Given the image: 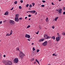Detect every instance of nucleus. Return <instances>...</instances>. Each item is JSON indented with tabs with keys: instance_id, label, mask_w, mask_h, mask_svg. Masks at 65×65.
Instances as JSON below:
<instances>
[{
	"instance_id": "c85d7f7f",
	"label": "nucleus",
	"mask_w": 65,
	"mask_h": 65,
	"mask_svg": "<svg viewBox=\"0 0 65 65\" xmlns=\"http://www.w3.org/2000/svg\"><path fill=\"white\" fill-rule=\"evenodd\" d=\"M35 48H34V47H33V51H35Z\"/></svg>"
},
{
	"instance_id": "5701e85b",
	"label": "nucleus",
	"mask_w": 65,
	"mask_h": 65,
	"mask_svg": "<svg viewBox=\"0 0 65 65\" xmlns=\"http://www.w3.org/2000/svg\"><path fill=\"white\" fill-rule=\"evenodd\" d=\"M26 6L27 7H28V6H29V4H27L26 5Z\"/></svg>"
},
{
	"instance_id": "bb28decb",
	"label": "nucleus",
	"mask_w": 65,
	"mask_h": 65,
	"mask_svg": "<svg viewBox=\"0 0 65 65\" xmlns=\"http://www.w3.org/2000/svg\"><path fill=\"white\" fill-rule=\"evenodd\" d=\"M58 37H59V38H61V37L60 35H59Z\"/></svg>"
},
{
	"instance_id": "423d86ee",
	"label": "nucleus",
	"mask_w": 65,
	"mask_h": 65,
	"mask_svg": "<svg viewBox=\"0 0 65 65\" xmlns=\"http://www.w3.org/2000/svg\"><path fill=\"white\" fill-rule=\"evenodd\" d=\"M47 43L48 42L47 41H45L42 44V45H43V46H46V45H47Z\"/></svg>"
},
{
	"instance_id": "c756f323",
	"label": "nucleus",
	"mask_w": 65,
	"mask_h": 65,
	"mask_svg": "<svg viewBox=\"0 0 65 65\" xmlns=\"http://www.w3.org/2000/svg\"><path fill=\"white\" fill-rule=\"evenodd\" d=\"M32 4L33 5V6H34V5H35V3H32Z\"/></svg>"
},
{
	"instance_id": "0e129e2a",
	"label": "nucleus",
	"mask_w": 65,
	"mask_h": 65,
	"mask_svg": "<svg viewBox=\"0 0 65 65\" xmlns=\"http://www.w3.org/2000/svg\"><path fill=\"white\" fill-rule=\"evenodd\" d=\"M57 35H59V33H57Z\"/></svg>"
},
{
	"instance_id": "dca6fc26",
	"label": "nucleus",
	"mask_w": 65,
	"mask_h": 65,
	"mask_svg": "<svg viewBox=\"0 0 65 65\" xmlns=\"http://www.w3.org/2000/svg\"><path fill=\"white\" fill-rule=\"evenodd\" d=\"M12 30H11V31L10 32V35H11V34H12Z\"/></svg>"
},
{
	"instance_id": "e433bc0d",
	"label": "nucleus",
	"mask_w": 65,
	"mask_h": 65,
	"mask_svg": "<svg viewBox=\"0 0 65 65\" xmlns=\"http://www.w3.org/2000/svg\"><path fill=\"white\" fill-rule=\"evenodd\" d=\"M39 29H41V26H39Z\"/></svg>"
},
{
	"instance_id": "8fccbe9b",
	"label": "nucleus",
	"mask_w": 65,
	"mask_h": 65,
	"mask_svg": "<svg viewBox=\"0 0 65 65\" xmlns=\"http://www.w3.org/2000/svg\"><path fill=\"white\" fill-rule=\"evenodd\" d=\"M56 11H59V9H56Z\"/></svg>"
},
{
	"instance_id": "69168bd1",
	"label": "nucleus",
	"mask_w": 65,
	"mask_h": 65,
	"mask_svg": "<svg viewBox=\"0 0 65 65\" xmlns=\"http://www.w3.org/2000/svg\"><path fill=\"white\" fill-rule=\"evenodd\" d=\"M27 13H28V11L27 12Z\"/></svg>"
},
{
	"instance_id": "20e7f679",
	"label": "nucleus",
	"mask_w": 65,
	"mask_h": 65,
	"mask_svg": "<svg viewBox=\"0 0 65 65\" xmlns=\"http://www.w3.org/2000/svg\"><path fill=\"white\" fill-rule=\"evenodd\" d=\"M19 62V59L18 58H15L14 60V63H17Z\"/></svg>"
},
{
	"instance_id": "412c9836",
	"label": "nucleus",
	"mask_w": 65,
	"mask_h": 65,
	"mask_svg": "<svg viewBox=\"0 0 65 65\" xmlns=\"http://www.w3.org/2000/svg\"><path fill=\"white\" fill-rule=\"evenodd\" d=\"M41 39V41H43V40H44V39Z\"/></svg>"
},
{
	"instance_id": "0eeeda50",
	"label": "nucleus",
	"mask_w": 65,
	"mask_h": 65,
	"mask_svg": "<svg viewBox=\"0 0 65 65\" xmlns=\"http://www.w3.org/2000/svg\"><path fill=\"white\" fill-rule=\"evenodd\" d=\"M25 37L26 38H30V35H29L26 34L25 35Z\"/></svg>"
},
{
	"instance_id": "e2e57ef3",
	"label": "nucleus",
	"mask_w": 65,
	"mask_h": 65,
	"mask_svg": "<svg viewBox=\"0 0 65 65\" xmlns=\"http://www.w3.org/2000/svg\"><path fill=\"white\" fill-rule=\"evenodd\" d=\"M6 22V21H4V22Z\"/></svg>"
},
{
	"instance_id": "9b49d317",
	"label": "nucleus",
	"mask_w": 65,
	"mask_h": 65,
	"mask_svg": "<svg viewBox=\"0 0 65 65\" xmlns=\"http://www.w3.org/2000/svg\"><path fill=\"white\" fill-rule=\"evenodd\" d=\"M47 35L46 34H45L44 35V38H45L46 39V38H47Z\"/></svg>"
},
{
	"instance_id": "ddd939ff",
	"label": "nucleus",
	"mask_w": 65,
	"mask_h": 65,
	"mask_svg": "<svg viewBox=\"0 0 65 65\" xmlns=\"http://www.w3.org/2000/svg\"><path fill=\"white\" fill-rule=\"evenodd\" d=\"M58 18H59V17H58L56 18H55V21H57V20H58Z\"/></svg>"
},
{
	"instance_id": "37998d69",
	"label": "nucleus",
	"mask_w": 65,
	"mask_h": 65,
	"mask_svg": "<svg viewBox=\"0 0 65 65\" xmlns=\"http://www.w3.org/2000/svg\"><path fill=\"white\" fill-rule=\"evenodd\" d=\"M13 7H12L11 9L10 10H13Z\"/></svg>"
},
{
	"instance_id": "a878e982",
	"label": "nucleus",
	"mask_w": 65,
	"mask_h": 65,
	"mask_svg": "<svg viewBox=\"0 0 65 65\" xmlns=\"http://www.w3.org/2000/svg\"><path fill=\"white\" fill-rule=\"evenodd\" d=\"M41 7H44L45 6L44 5H41Z\"/></svg>"
},
{
	"instance_id": "bf43d9fd",
	"label": "nucleus",
	"mask_w": 65,
	"mask_h": 65,
	"mask_svg": "<svg viewBox=\"0 0 65 65\" xmlns=\"http://www.w3.org/2000/svg\"><path fill=\"white\" fill-rule=\"evenodd\" d=\"M57 56V55H56V54H55V56Z\"/></svg>"
},
{
	"instance_id": "de8ad7c7",
	"label": "nucleus",
	"mask_w": 65,
	"mask_h": 65,
	"mask_svg": "<svg viewBox=\"0 0 65 65\" xmlns=\"http://www.w3.org/2000/svg\"><path fill=\"white\" fill-rule=\"evenodd\" d=\"M3 57H6V55H3Z\"/></svg>"
},
{
	"instance_id": "864d4df0",
	"label": "nucleus",
	"mask_w": 65,
	"mask_h": 65,
	"mask_svg": "<svg viewBox=\"0 0 65 65\" xmlns=\"http://www.w3.org/2000/svg\"><path fill=\"white\" fill-rule=\"evenodd\" d=\"M27 17H25V19H27Z\"/></svg>"
},
{
	"instance_id": "6e6552de",
	"label": "nucleus",
	"mask_w": 65,
	"mask_h": 65,
	"mask_svg": "<svg viewBox=\"0 0 65 65\" xmlns=\"http://www.w3.org/2000/svg\"><path fill=\"white\" fill-rule=\"evenodd\" d=\"M28 12H30L31 13H35L36 12V11L35 10H32L30 11H28Z\"/></svg>"
},
{
	"instance_id": "f03ea898",
	"label": "nucleus",
	"mask_w": 65,
	"mask_h": 65,
	"mask_svg": "<svg viewBox=\"0 0 65 65\" xmlns=\"http://www.w3.org/2000/svg\"><path fill=\"white\" fill-rule=\"evenodd\" d=\"M19 55L20 58L22 59H23L24 58L25 55L23 53H22V52H21L19 53Z\"/></svg>"
},
{
	"instance_id": "f3484780",
	"label": "nucleus",
	"mask_w": 65,
	"mask_h": 65,
	"mask_svg": "<svg viewBox=\"0 0 65 65\" xmlns=\"http://www.w3.org/2000/svg\"><path fill=\"white\" fill-rule=\"evenodd\" d=\"M46 21L47 22H48V18H47L46 19Z\"/></svg>"
},
{
	"instance_id": "49530a36",
	"label": "nucleus",
	"mask_w": 65,
	"mask_h": 65,
	"mask_svg": "<svg viewBox=\"0 0 65 65\" xmlns=\"http://www.w3.org/2000/svg\"><path fill=\"white\" fill-rule=\"evenodd\" d=\"M52 5H55V4H54V3L52 2Z\"/></svg>"
},
{
	"instance_id": "39448f33",
	"label": "nucleus",
	"mask_w": 65,
	"mask_h": 65,
	"mask_svg": "<svg viewBox=\"0 0 65 65\" xmlns=\"http://www.w3.org/2000/svg\"><path fill=\"white\" fill-rule=\"evenodd\" d=\"M10 24L12 25H13V24H14V22L12 20H10L9 21Z\"/></svg>"
},
{
	"instance_id": "09e8293b",
	"label": "nucleus",
	"mask_w": 65,
	"mask_h": 65,
	"mask_svg": "<svg viewBox=\"0 0 65 65\" xmlns=\"http://www.w3.org/2000/svg\"><path fill=\"white\" fill-rule=\"evenodd\" d=\"M53 56H55V54H53Z\"/></svg>"
},
{
	"instance_id": "052dcab7",
	"label": "nucleus",
	"mask_w": 65,
	"mask_h": 65,
	"mask_svg": "<svg viewBox=\"0 0 65 65\" xmlns=\"http://www.w3.org/2000/svg\"><path fill=\"white\" fill-rule=\"evenodd\" d=\"M29 10H30V9H31V8H29Z\"/></svg>"
},
{
	"instance_id": "2eb2a0df",
	"label": "nucleus",
	"mask_w": 65,
	"mask_h": 65,
	"mask_svg": "<svg viewBox=\"0 0 65 65\" xmlns=\"http://www.w3.org/2000/svg\"><path fill=\"white\" fill-rule=\"evenodd\" d=\"M52 39H55V37L54 36H53L52 37Z\"/></svg>"
},
{
	"instance_id": "473e14b6",
	"label": "nucleus",
	"mask_w": 65,
	"mask_h": 65,
	"mask_svg": "<svg viewBox=\"0 0 65 65\" xmlns=\"http://www.w3.org/2000/svg\"><path fill=\"white\" fill-rule=\"evenodd\" d=\"M62 35H65V32H63L62 34Z\"/></svg>"
},
{
	"instance_id": "4d7b16f0",
	"label": "nucleus",
	"mask_w": 65,
	"mask_h": 65,
	"mask_svg": "<svg viewBox=\"0 0 65 65\" xmlns=\"http://www.w3.org/2000/svg\"><path fill=\"white\" fill-rule=\"evenodd\" d=\"M30 20H31V19L29 18V19L28 20H29V21H30Z\"/></svg>"
},
{
	"instance_id": "f257e3e1",
	"label": "nucleus",
	"mask_w": 65,
	"mask_h": 65,
	"mask_svg": "<svg viewBox=\"0 0 65 65\" xmlns=\"http://www.w3.org/2000/svg\"><path fill=\"white\" fill-rule=\"evenodd\" d=\"M2 62H3L4 64L6 65H12V62L10 61H9L8 60H3L2 61Z\"/></svg>"
},
{
	"instance_id": "c9c22d12",
	"label": "nucleus",
	"mask_w": 65,
	"mask_h": 65,
	"mask_svg": "<svg viewBox=\"0 0 65 65\" xmlns=\"http://www.w3.org/2000/svg\"><path fill=\"white\" fill-rule=\"evenodd\" d=\"M42 2H43V3H45V1H42Z\"/></svg>"
},
{
	"instance_id": "cd10ccee",
	"label": "nucleus",
	"mask_w": 65,
	"mask_h": 65,
	"mask_svg": "<svg viewBox=\"0 0 65 65\" xmlns=\"http://www.w3.org/2000/svg\"><path fill=\"white\" fill-rule=\"evenodd\" d=\"M19 20H22V18H19Z\"/></svg>"
},
{
	"instance_id": "a19ab883",
	"label": "nucleus",
	"mask_w": 65,
	"mask_h": 65,
	"mask_svg": "<svg viewBox=\"0 0 65 65\" xmlns=\"http://www.w3.org/2000/svg\"><path fill=\"white\" fill-rule=\"evenodd\" d=\"M39 42H41V39H40V40H39Z\"/></svg>"
},
{
	"instance_id": "72a5a7b5",
	"label": "nucleus",
	"mask_w": 65,
	"mask_h": 65,
	"mask_svg": "<svg viewBox=\"0 0 65 65\" xmlns=\"http://www.w3.org/2000/svg\"><path fill=\"white\" fill-rule=\"evenodd\" d=\"M39 52V49H37V52Z\"/></svg>"
},
{
	"instance_id": "774afa93",
	"label": "nucleus",
	"mask_w": 65,
	"mask_h": 65,
	"mask_svg": "<svg viewBox=\"0 0 65 65\" xmlns=\"http://www.w3.org/2000/svg\"><path fill=\"white\" fill-rule=\"evenodd\" d=\"M45 28V29H46V28Z\"/></svg>"
},
{
	"instance_id": "680f3d73",
	"label": "nucleus",
	"mask_w": 65,
	"mask_h": 65,
	"mask_svg": "<svg viewBox=\"0 0 65 65\" xmlns=\"http://www.w3.org/2000/svg\"><path fill=\"white\" fill-rule=\"evenodd\" d=\"M61 0H59V1L60 2V1H61Z\"/></svg>"
},
{
	"instance_id": "1a4fd4ad",
	"label": "nucleus",
	"mask_w": 65,
	"mask_h": 65,
	"mask_svg": "<svg viewBox=\"0 0 65 65\" xmlns=\"http://www.w3.org/2000/svg\"><path fill=\"white\" fill-rule=\"evenodd\" d=\"M60 38H59V37H56V40L57 42H58L59 41H60Z\"/></svg>"
},
{
	"instance_id": "aec40b11",
	"label": "nucleus",
	"mask_w": 65,
	"mask_h": 65,
	"mask_svg": "<svg viewBox=\"0 0 65 65\" xmlns=\"http://www.w3.org/2000/svg\"><path fill=\"white\" fill-rule=\"evenodd\" d=\"M29 7H32V6L31 4H30L29 5Z\"/></svg>"
},
{
	"instance_id": "3c124183",
	"label": "nucleus",
	"mask_w": 65,
	"mask_h": 65,
	"mask_svg": "<svg viewBox=\"0 0 65 65\" xmlns=\"http://www.w3.org/2000/svg\"><path fill=\"white\" fill-rule=\"evenodd\" d=\"M27 40H28V41H30V39H28Z\"/></svg>"
},
{
	"instance_id": "ea45409f",
	"label": "nucleus",
	"mask_w": 65,
	"mask_h": 65,
	"mask_svg": "<svg viewBox=\"0 0 65 65\" xmlns=\"http://www.w3.org/2000/svg\"><path fill=\"white\" fill-rule=\"evenodd\" d=\"M53 29H54L55 28V27H54V26H53L52 27Z\"/></svg>"
},
{
	"instance_id": "f8f14e48",
	"label": "nucleus",
	"mask_w": 65,
	"mask_h": 65,
	"mask_svg": "<svg viewBox=\"0 0 65 65\" xmlns=\"http://www.w3.org/2000/svg\"><path fill=\"white\" fill-rule=\"evenodd\" d=\"M4 14L5 15H8V12L7 11Z\"/></svg>"
},
{
	"instance_id": "603ef678",
	"label": "nucleus",
	"mask_w": 65,
	"mask_h": 65,
	"mask_svg": "<svg viewBox=\"0 0 65 65\" xmlns=\"http://www.w3.org/2000/svg\"><path fill=\"white\" fill-rule=\"evenodd\" d=\"M36 61H35L34 62V64H36Z\"/></svg>"
},
{
	"instance_id": "7ed1b4c3",
	"label": "nucleus",
	"mask_w": 65,
	"mask_h": 65,
	"mask_svg": "<svg viewBox=\"0 0 65 65\" xmlns=\"http://www.w3.org/2000/svg\"><path fill=\"white\" fill-rule=\"evenodd\" d=\"M19 14H17L15 15V22H18L19 20Z\"/></svg>"
},
{
	"instance_id": "b1692460",
	"label": "nucleus",
	"mask_w": 65,
	"mask_h": 65,
	"mask_svg": "<svg viewBox=\"0 0 65 65\" xmlns=\"http://www.w3.org/2000/svg\"><path fill=\"white\" fill-rule=\"evenodd\" d=\"M30 25H28L27 27V28H30Z\"/></svg>"
},
{
	"instance_id": "4c0bfd02",
	"label": "nucleus",
	"mask_w": 65,
	"mask_h": 65,
	"mask_svg": "<svg viewBox=\"0 0 65 65\" xmlns=\"http://www.w3.org/2000/svg\"><path fill=\"white\" fill-rule=\"evenodd\" d=\"M20 2H21V3H23V0H21L20 1Z\"/></svg>"
},
{
	"instance_id": "7c9ffc66",
	"label": "nucleus",
	"mask_w": 65,
	"mask_h": 65,
	"mask_svg": "<svg viewBox=\"0 0 65 65\" xmlns=\"http://www.w3.org/2000/svg\"><path fill=\"white\" fill-rule=\"evenodd\" d=\"M16 50L17 51H19V48L18 47L17 48Z\"/></svg>"
},
{
	"instance_id": "2f4dec72",
	"label": "nucleus",
	"mask_w": 65,
	"mask_h": 65,
	"mask_svg": "<svg viewBox=\"0 0 65 65\" xmlns=\"http://www.w3.org/2000/svg\"><path fill=\"white\" fill-rule=\"evenodd\" d=\"M39 33V30L38 31V32H36V33L37 34H38V33Z\"/></svg>"
},
{
	"instance_id": "4be33fe9",
	"label": "nucleus",
	"mask_w": 65,
	"mask_h": 65,
	"mask_svg": "<svg viewBox=\"0 0 65 65\" xmlns=\"http://www.w3.org/2000/svg\"><path fill=\"white\" fill-rule=\"evenodd\" d=\"M6 36H10V35H9V34H7L6 35Z\"/></svg>"
},
{
	"instance_id": "6e6d98bb",
	"label": "nucleus",
	"mask_w": 65,
	"mask_h": 65,
	"mask_svg": "<svg viewBox=\"0 0 65 65\" xmlns=\"http://www.w3.org/2000/svg\"><path fill=\"white\" fill-rule=\"evenodd\" d=\"M36 14H37V12H36V13H35V15H36Z\"/></svg>"
},
{
	"instance_id": "5fc2aeb1",
	"label": "nucleus",
	"mask_w": 65,
	"mask_h": 65,
	"mask_svg": "<svg viewBox=\"0 0 65 65\" xmlns=\"http://www.w3.org/2000/svg\"><path fill=\"white\" fill-rule=\"evenodd\" d=\"M34 43H32L31 44V45H34Z\"/></svg>"
},
{
	"instance_id": "13d9d810",
	"label": "nucleus",
	"mask_w": 65,
	"mask_h": 65,
	"mask_svg": "<svg viewBox=\"0 0 65 65\" xmlns=\"http://www.w3.org/2000/svg\"><path fill=\"white\" fill-rule=\"evenodd\" d=\"M33 54H34H34H35V53L33 52Z\"/></svg>"
},
{
	"instance_id": "c03bdc74",
	"label": "nucleus",
	"mask_w": 65,
	"mask_h": 65,
	"mask_svg": "<svg viewBox=\"0 0 65 65\" xmlns=\"http://www.w3.org/2000/svg\"><path fill=\"white\" fill-rule=\"evenodd\" d=\"M63 14H65V12L64 11L63 12Z\"/></svg>"
},
{
	"instance_id": "393cba45",
	"label": "nucleus",
	"mask_w": 65,
	"mask_h": 65,
	"mask_svg": "<svg viewBox=\"0 0 65 65\" xmlns=\"http://www.w3.org/2000/svg\"><path fill=\"white\" fill-rule=\"evenodd\" d=\"M19 9H22V7H21V6H20L19 7Z\"/></svg>"
},
{
	"instance_id": "4468645a",
	"label": "nucleus",
	"mask_w": 65,
	"mask_h": 65,
	"mask_svg": "<svg viewBox=\"0 0 65 65\" xmlns=\"http://www.w3.org/2000/svg\"><path fill=\"white\" fill-rule=\"evenodd\" d=\"M36 62H37V63H38V64H39V61H38V60H37V59H36Z\"/></svg>"
},
{
	"instance_id": "79ce46f5",
	"label": "nucleus",
	"mask_w": 65,
	"mask_h": 65,
	"mask_svg": "<svg viewBox=\"0 0 65 65\" xmlns=\"http://www.w3.org/2000/svg\"><path fill=\"white\" fill-rule=\"evenodd\" d=\"M63 9L64 10H65V7H64L63 8Z\"/></svg>"
},
{
	"instance_id": "a211bd4d",
	"label": "nucleus",
	"mask_w": 65,
	"mask_h": 65,
	"mask_svg": "<svg viewBox=\"0 0 65 65\" xmlns=\"http://www.w3.org/2000/svg\"><path fill=\"white\" fill-rule=\"evenodd\" d=\"M17 3H18V2L17 1H16L14 2V4H17Z\"/></svg>"
},
{
	"instance_id": "a18cd8bd",
	"label": "nucleus",
	"mask_w": 65,
	"mask_h": 65,
	"mask_svg": "<svg viewBox=\"0 0 65 65\" xmlns=\"http://www.w3.org/2000/svg\"><path fill=\"white\" fill-rule=\"evenodd\" d=\"M2 21H1V22H0V24H2Z\"/></svg>"
},
{
	"instance_id": "6ab92c4d",
	"label": "nucleus",
	"mask_w": 65,
	"mask_h": 65,
	"mask_svg": "<svg viewBox=\"0 0 65 65\" xmlns=\"http://www.w3.org/2000/svg\"><path fill=\"white\" fill-rule=\"evenodd\" d=\"M48 38H50V37H49L48 36H47V38H46V39H48Z\"/></svg>"
},
{
	"instance_id": "58836bf2",
	"label": "nucleus",
	"mask_w": 65,
	"mask_h": 65,
	"mask_svg": "<svg viewBox=\"0 0 65 65\" xmlns=\"http://www.w3.org/2000/svg\"><path fill=\"white\" fill-rule=\"evenodd\" d=\"M34 58H32L31 59V61H34Z\"/></svg>"
},
{
	"instance_id": "f704fd0d",
	"label": "nucleus",
	"mask_w": 65,
	"mask_h": 65,
	"mask_svg": "<svg viewBox=\"0 0 65 65\" xmlns=\"http://www.w3.org/2000/svg\"><path fill=\"white\" fill-rule=\"evenodd\" d=\"M28 17H31V15L29 14L28 15Z\"/></svg>"
},
{
	"instance_id": "338daca9",
	"label": "nucleus",
	"mask_w": 65,
	"mask_h": 65,
	"mask_svg": "<svg viewBox=\"0 0 65 65\" xmlns=\"http://www.w3.org/2000/svg\"><path fill=\"white\" fill-rule=\"evenodd\" d=\"M0 41H1V40H0Z\"/></svg>"
},
{
	"instance_id": "9d476101",
	"label": "nucleus",
	"mask_w": 65,
	"mask_h": 65,
	"mask_svg": "<svg viewBox=\"0 0 65 65\" xmlns=\"http://www.w3.org/2000/svg\"><path fill=\"white\" fill-rule=\"evenodd\" d=\"M62 9H60L59 10V11H58L59 12V13H62Z\"/></svg>"
}]
</instances>
